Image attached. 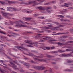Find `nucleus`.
<instances>
[{
    "instance_id": "nucleus-7",
    "label": "nucleus",
    "mask_w": 73,
    "mask_h": 73,
    "mask_svg": "<svg viewBox=\"0 0 73 73\" xmlns=\"http://www.w3.org/2000/svg\"><path fill=\"white\" fill-rule=\"evenodd\" d=\"M38 8L39 9V10H40V11H45V10H46L45 7H42L41 6H40L38 7Z\"/></svg>"
},
{
    "instance_id": "nucleus-28",
    "label": "nucleus",
    "mask_w": 73,
    "mask_h": 73,
    "mask_svg": "<svg viewBox=\"0 0 73 73\" xmlns=\"http://www.w3.org/2000/svg\"><path fill=\"white\" fill-rule=\"evenodd\" d=\"M68 33H69V32H66V33H61V34H68Z\"/></svg>"
},
{
    "instance_id": "nucleus-49",
    "label": "nucleus",
    "mask_w": 73,
    "mask_h": 73,
    "mask_svg": "<svg viewBox=\"0 0 73 73\" xmlns=\"http://www.w3.org/2000/svg\"><path fill=\"white\" fill-rule=\"evenodd\" d=\"M61 24H66L67 25L68 24V23H65L64 22L62 23Z\"/></svg>"
},
{
    "instance_id": "nucleus-36",
    "label": "nucleus",
    "mask_w": 73,
    "mask_h": 73,
    "mask_svg": "<svg viewBox=\"0 0 73 73\" xmlns=\"http://www.w3.org/2000/svg\"><path fill=\"white\" fill-rule=\"evenodd\" d=\"M58 16H60V17L62 18H64V16H62V15H58Z\"/></svg>"
},
{
    "instance_id": "nucleus-45",
    "label": "nucleus",
    "mask_w": 73,
    "mask_h": 73,
    "mask_svg": "<svg viewBox=\"0 0 73 73\" xmlns=\"http://www.w3.org/2000/svg\"><path fill=\"white\" fill-rule=\"evenodd\" d=\"M24 2L22 1V2H20V4H24Z\"/></svg>"
},
{
    "instance_id": "nucleus-48",
    "label": "nucleus",
    "mask_w": 73,
    "mask_h": 73,
    "mask_svg": "<svg viewBox=\"0 0 73 73\" xmlns=\"http://www.w3.org/2000/svg\"><path fill=\"white\" fill-rule=\"evenodd\" d=\"M25 4V5H28L29 4H28V3H24Z\"/></svg>"
},
{
    "instance_id": "nucleus-29",
    "label": "nucleus",
    "mask_w": 73,
    "mask_h": 73,
    "mask_svg": "<svg viewBox=\"0 0 73 73\" xmlns=\"http://www.w3.org/2000/svg\"><path fill=\"white\" fill-rule=\"evenodd\" d=\"M72 62H73V61L68 60V63H72Z\"/></svg>"
},
{
    "instance_id": "nucleus-18",
    "label": "nucleus",
    "mask_w": 73,
    "mask_h": 73,
    "mask_svg": "<svg viewBox=\"0 0 73 73\" xmlns=\"http://www.w3.org/2000/svg\"><path fill=\"white\" fill-rule=\"evenodd\" d=\"M31 62V63H33V64H37V62H35L33 60H31L29 62Z\"/></svg>"
},
{
    "instance_id": "nucleus-13",
    "label": "nucleus",
    "mask_w": 73,
    "mask_h": 73,
    "mask_svg": "<svg viewBox=\"0 0 73 73\" xmlns=\"http://www.w3.org/2000/svg\"><path fill=\"white\" fill-rule=\"evenodd\" d=\"M41 35H41L40 34H38V35H37V37H38V38H42V37H43V36H41Z\"/></svg>"
},
{
    "instance_id": "nucleus-34",
    "label": "nucleus",
    "mask_w": 73,
    "mask_h": 73,
    "mask_svg": "<svg viewBox=\"0 0 73 73\" xmlns=\"http://www.w3.org/2000/svg\"><path fill=\"white\" fill-rule=\"evenodd\" d=\"M12 9H13L14 11H17V9H16L13 8H12Z\"/></svg>"
},
{
    "instance_id": "nucleus-41",
    "label": "nucleus",
    "mask_w": 73,
    "mask_h": 73,
    "mask_svg": "<svg viewBox=\"0 0 73 73\" xmlns=\"http://www.w3.org/2000/svg\"><path fill=\"white\" fill-rule=\"evenodd\" d=\"M37 32H40V33H42L43 32V31H36Z\"/></svg>"
},
{
    "instance_id": "nucleus-44",
    "label": "nucleus",
    "mask_w": 73,
    "mask_h": 73,
    "mask_svg": "<svg viewBox=\"0 0 73 73\" xmlns=\"http://www.w3.org/2000/svg\"><path fill=\"white\" fill-rule=\"evenodd\" d=\"M50 48L51 49H55V47H52Z\"/></svg>"
},
{
    "instance_id": "nucleus-59",
    "label": "nucleus",
    "mask_w": 73,
    "mask_h": 73,
    "mask_svg": "<svg viewBox=\"0 0 73 73\" xmlns=\"http://www.w3.org/2000/svg\"><path fill=\"white\" fill-rule=\"evenodd\" d=\"M8 3L9 4H11V3H12V1H8Z\"/></svg>"
},
{
    "instance_id": "nucleus-62",
    "label": "nucleus",
    "mask_w": 73,
    "mask_h": 73,
    "mask_svg": "<svg viewBox=\"0 0 73 73\" xmlns=\"http://www.w3.org/2000/svg\"><path fill=\"white\" fill-rule=\"evenodd\" d=\"M50 70H49V72L50 73H52V70L51 69H50Z\"/></svg>"
},
{
    "instance_id": "nucleus-38",
    "label": "nucleus",
    "mask_w": 73,
    "mask_h": 73,
    "mask_svg": "<svg viewBox=\"0 0 73 73\" xmlns=\"http://www.w3.org/2000/svg\"><path fill=\"white\" fill-rule=\"evenodd\" d=\"M64 4L66 5H64V6H65V7H69V6L66 5H68V4L66 3H65Z\"/></svg>"
},
{
    "instance_id": "nucleus-40",
    "label": "nucleus",
    "mask_w": 73,
    "mask_h": 73,
    "mask_svg": "<svg viewBox=\"0 0 73 73\" xmlns=\"http://www.w3.org/2000/svg\"><path fill=\"white\" fill-rule=\"evenodd\" d=\"M39 18H40V19H44V17H39Z\"/></svg>"
},
{
    "instance_id": "nucleus-20",
    "label": "nucleus",
    "mask_w": 73,
    "mask_h": 73,
    "mask_svg": "<svg viewBox=\"0 0 73 73\" xmlns=\"http://www.w3.org/2000/svg\"><path fill=\"white\" fill-rule=\"evenodd\" d=\"M17 61H16V62H15V61H13V62L15 63V64H17L18 65H20V64H18V63H17Z\"/></svg>"
},
{
    "instance_id": "nucleus-53",
    "label": "nucleus",
    "mask_w": 73,
    "mask_h": 73,
    "mask_svg": "<svg viewBox=\"0 0 73 73\" xmlns=\"http://www.w3.org/2000/svg\"><path fill=\"white\" fill-rule=\"evenodd\" d=\"M54 53H58V51H54Z\"/></svg>"
},
{
    "instance_id": "nucleus-16",
    "label": "nucleus",
    "mask_w": 73,
    "mask_h": 73,
    "mask_svg": "<svg viewBox=\"0 0 73 73\" xmlns=\"http://www.w3.org/2000/svg\"><path fill=\"white\" fill-rule=\"evenodd\" d=\"M46 10H48V9H52V7H47L46 8Z\"/></svg>"
},
{
    "instance_id": "nucleus-2",
    "label": "nucleus",
    "mask_w": 73,
    "mask_h": 73,
    "mask_svg": "<svg viewBox=\"0 0 73 73\" xmlns=\"http://www.w3.org/2000/svg\"><path fill=\"white\" fill-rule=\"evenodd\" d=\"M10 64L11 65L13 68L16 70H20L19 69L17 68V66L14 63L10 62Z\"/></svg>"
},
{
    "instance_id": "nucleus-43",
    "label": "nucleus",
    "mask_w": 73,
    "mask_h": 73,
    "mask_svg": "<svg viewBox=\"0 0 73 73\" xmlns=\"http://www.w3.org/2000/svg\"><path fill=\"white\" fill-rule=\"evenodd\" d=\"M69 43H73V41H69L68 42Z\"/></svg>"
},
{
    "instance_id": "nucleus-27",
    "label": "nucleus",
    "mask_w": 73,
    "mask_h": 73,
    "mask_svg": "<svg viewBox=\"0 0 73 73\" xmlns=\"http://www.w3.org/2000/svg\"><path fill=\"white\" fill-rule=\"evenodd\" d=\"M7 58L9 59V60H11L12 61V59H11V58L10 57H9V56H7Z\"/></svg>"
},
{
    "instance_id": "nucleus-1",
    "label": "nucleus",
    "mask_w": 73,
    "mask_h": 73,
    "mask_svg": "<svg viewBox=\"0 0 73 73\" xmlns=\"http://www.w3.org/2000/svg\"><path fill=\"white\" fill-rule=\"evenodd\" d=\"M33 68L36 69H39L40 70H44L45 69V67H44L43 66H33Z\"/></svg>"
},
{
    "instance_id": "nucleus-63",
    "label": "nucleus",
    "mask_w": 73,
    "mask_h": 73,
    "mask_svg": "<svg viewBox=\"0 0 73 73\" xmlns=\"http://www.w3.org/2000/svg\"><path fill=\"white\" fill-rule=\"evenodd\" d=\"M50 61H55V60L53 59H51L50 60Z\"/></svg>"
},
{
    "instance_id": "nucleus-56",
    "label": "nucleus",
    "mask_w": 73,
    "mask_h": 73,
    "mask_svg": "<svg viewBox=\"0 0 73 73\" xmlns=\"http://www.w3.org/2000/svg\"><path fill=\"white\" fill-rule=\"evenodd\" d=\"M19 62H21V63H24V62H23V61H21V60H20L19 61Z\"/></svg>"
},
{
    "instance_id": "nucleus-32",
    "label": "nucleus",
    "mask_w": 73,
    "mask_h": 73,
    "mask_svg": "<svg viewBox=\"0 0 73 73\" xmlns=\"http://www.w3.org/2000/svg\"><path fill=\"white\" fill-rule=\"evenodd\" d=\"M47 12H48V13H51V12L50 11H49V10H46Z\"/></svg>"
},
{
    "instance_id": "nucleus-51",
    "label": "nucleus",
    "mask_w": 73,
    "mask_h": 73,
    "mask_svg": "<svg viewBox=\"0 0 73 73\" xmlns=\"http://www.w3.org/2000/svg\"><path fill=\"white\" fill-rule=\"evenodd\" d=\"M47 32H48V33H49L50 32H52V31L50 30H47Z\"/></svg>"
},
{
    "instance_id": "nucleus-42",
    "label": "nucleus",
    "mask_w": 73,
    "mask_h": 73,
    "mask_svg": "<svg viewBox=\"0 0 73 73\" xmlns=\"http://www.w3.org/2000/svg\"><path fill=\"white\" fill-rule=\"evenodd\" d=\"M27 46L28 47H33V46L31 45H27Z\"/></svg>"
},
{
    "instance_id": "nucleus-19",
    "label": "nucleus",
    "mask_w": 73,
    "mask_h": 73,
    "mask_svg": "<svg viewBox=\"0 0 73 73\" xmlns=\"http://www.w3.org/2000/svg\"><path fill=\"white\" fill-rule=\"evenodd\" d=\"M25 19H26V20L27 21H30L31 19H32V18H25Z\"/></svg>"
},
{
    "instance_id": "nucleus-31",
    "label": "nucleus",
    "mask_w": 73,
    "mask_h": 73,
    "mask_svg": "<svg viewBox=\"0 0 73 73\" xmlns=\"http://www.w3.org/2000/svg\"><path fill=\"white\" fill-rule=\"evenodd\" d=\"M43 37H45V38H48V39H50V37L47 36H43Z\"/></svg>"
},
{
    "instance_id": "nucleus-54",
    "label": "nucleus",
    "mask_w": 73,
    "mask_h": 73,
    "mask_svg": "<svg viewBox=\"0 0 73 73\" xmlns=\"http://www.w3.org/2000/svg\"><path fill=\"white\" fill-rule=\"evenodd\" d=\"M60 21H64V19L63 18H62L60 19Z\"/></svg>"
},
{
    "instance_id": "nucleus-22",
    "label": "nucleus",
    "mask_w": 73,
    "mask_h": 73,
    "mask_svg": "<svg viewBox=\"0 0 73 73\" xmlns=\"http://www.w3.org/2000/svg\"><path fill=\"white\" fill-rule=\"evenodd\" d=\"M4 50L3 48H0V53H1V52L3 53V52Z\"/></svg>"
},
{
    "instance_id": "nucleus-60",
    "label": "nucleus",
    "mask_w": 73,
    "mask_h": 73,
    "mask_svg": "<svg viewBox=\"0 0 73 73\" xmlns=\"http://www.w3.org/2000/svg\"><path fill=\"white\" fill-rule=\"evenodd\" d=\"M10 22L11 24H12V25H13V24H14L13 23V22H11V21H10Z\"/></svg>"
},
{
    "instance_id": "nucleus-15",
    "label": "nucleus",
    "mask_w": 73,
    "mask_h": 73,
    "mask_svg": "<svg viewBox=\"0 0 73 73\" xmlns=\"http://www.w3.org/2000/svg\"><path fill=\"white\" fill-rule=\"evenodd\" d=\"M57 44H58V45H65V44H63L61 42H58V43H57Z\"/></svg>"
},
{
    "instance_id": "nucleus-8",
    "label": "nucleus",
    "mask_w": 73,
    "mask_h": 73,
    "mask_svg": "<svg viewBox=\"0 0 73 73\" xmlns=\"http://www.w3.org/2000/svg\"><path fill=\"white\" fill-rule=\"evenodd\" d=\"M18 49H19V48H21V49H22L23 50H25V51H28V50L25 48L24 47H21V46H19V47H17Z\"/></svg>"
},
{
    "instance_id": "nucleus-26",
    "label": "nucleus",
    "mask_w": 73,
    "mask_h": 73,
    "mask_svg": "<svg viewBox=\"0 0 73 73\" xmlns=\"http://www.w3.org/2000/svg\"><path fill=\"white\" fill-rule=\"evenodd\" d=\"M45 49H47V50H49L50 49V48L49 47H46L45 48Z\"/></svg>"
},
{
    "instance_id": "nucleus-50",
    "label": "nucleus",
    "mask_w": 73,
    "mask_h": 73,
    "mask_svg": "<svg viewBox=\"0 0 73 73\" xmlns=\"http://www.w3.org/2000/svg\"><path fill=\"white\" fill-rule=\"evenodd\" d=\"M49 4H50V3H45L44 5H49Z\"/></svg>"
},
{
    "instance_id": "nucleus-55",
    "label": "nucleus",
    "mask_w": 73,
    "mask_h": 73,
    "mask_svg": "<svg viewBox=\"0 0 73 73\" xmlns=\"http://www.w3.org/2000/svg\"><path fill=\"white\" fill-rule=\"evenodd\" d=\"M32 11H27V13H31V12H32Z\"/></svg>"
},
{
    "instance_id": "nucleus-14",
    "label": "nucleus",
    "mask_w": 73,
    "mask_h": 73,
    "mask_svg": "<svg viewBox=\"0 0 73 73\" xmlns=\"http://www.w3.org/2000/svg\"><path fill=\"white\" fill-rule=\"evenodd\" d=\"M58 52H59V53H64V52H65V50L62 51L61 50H58Z\"/></svg>"
},
{
    "instance_id": "nucleus-37",
    "label": "nucleus",
    "mask_w": 73,
    "mask_h": 73,
    "mask_svg": "<svg viewBox=\"0 0 73 73\" xmlns=\"http://www.w3.org/2000/svg\"><path fill=\"white\" fill-rule=\"evenodd\" d=\"M66 71H68V72H72V71H73V70H70V69H68L67 70H66Z\"/></svg>"
},
{
    "instance_id": "nucleus-3",
    "label": "nucleus",
    "mask_w": 73,
    "mask_h": 73,
    "mask_svg": "<svg viewBox=\"0 0 73 73\" xmlns=\"http://www.w3.org/2000/svg\"><path fill=\"white\" fill-rule=\"evenodd\" d=\"M15 26H16L17 27L19 26V27H27V28H29L30 29L32 28L30 26H27L24 25H22V24H20L19 23H18V25H16Z\"/></svg>"
},
{
    "instance_id": "nucleus-35",
    "label": "nucleus",
    "mask_w": 73,
    "mask_h": 73,
    "mask_svg": "<svg viewBox=\"0 0 73 73\" xmlns=\"http://www.w3.org/2000/svg\"><path fill=\"white\" fill-rule=\"evenodd\" d=\"M0 3L1 4H5V2L4 1H0Z\"/></svg>"
},
{
    "instance_id": "nucleus-64",
    "label": "nucleus",
    "mask_w": 73,
    "mask_h": 73,
    "mask_svg": "<svg viewBox=\"0 0 73 73\" xmlns=\"http://www.w3.org/2000/svg\"><path fill=\"white\" fill-rule=\"evenodd\" d=\"M46 29H49V27H45Z\"/></svg>"
},
{
    "instance_id": "nucleus-24",
    "label": "nucleus",
    "mask_w": 73,
    "mask_h": 73,
    "mask_svg": "<svg viewBox=\"0 0 73 73\" xmlns=\"http://www.w3.org/2000/svg\"><path fill=\"white\" fill-rule=\"evenodd\" d=\"M0 33H2L3 34H4L5 35H6L7 34L6 33L3 32L2 31L0 30Z\"/></svg>"
},
{
    "instance_id": "nucleus-10",
    "label": "nucleus",
    "mask_w": 73,
    "mask_h": 73,
    "mask_svg": "<svg viewBox=\"0 0 73 73\" xmlns=\"http://www.w3.org/2000/svg\"><path fill=\"white\" fill-rule=\"evenodd\" d=\"M33 58L35 61H40V62L44 61V60L43 59H39L36 58Z\"/></svg>"
},
{
    "instance_id": "nucleus-25",
    "label": "nucleus",
    "mask_w": 73,
    "mask_h": 73,
    "mask_svg": "<svg viewBox=\"0 0 73 73\" xmlns=\"http://www.w3.org/2000/svg\"><path fill=\"white\" fill-rule=\"evenodd\" d=\"M0 71L1 72V73H4V71L2 70V69H1V68L0 67Z\"/></svg>"
},
{
    "instance_id": "nucleus-47",
    "label": "nucleus",
    "mask_w": 73,
    "mask_h": 73,
    "mask_svg": "<svg viewBox=\"0 0 73 73\" xmlns=\"http://www.w3.org/2000/svg\"><path fill=\"white\" fill-rule=\"evenodd\" d=\"M1 45L2 46H4L5 47H6L7 46H6L5 45L2 44H1Z\"/></svg>"
},
{
    "instance_id": "nucleus-57",
    "label": "nucleus",
    "mask_w": 73,
    "mask_h": 73,
    "mask_svg": "<svg viewBox=\"0 0 73 73\" xmlns=\"http://www.w3.org/2000/svg\"><path fill=\"white\" fill-rule=\"evenodd\" d=\"M63 37L64 38H66V37H68L67 36H63Z\"/></svg>"
},
{
    "instance_id": "nucleus-39",
    "label": "nucleus",
    "mask_w": 73,
    "mask_h": 73,
    "mask_svg": "<svg viewBox=\"0 0 73 73\" xmlns=\"http://www.w3.org/2000/svg\"><path fill=\"white\" fill-rule=\"evenodd\" d=\"M64 21H68V22H70V20L67 19H66V20H64Z\"/></svg>"
},
{
    "instance_id": "nucleus-33",
    "label": "nucleus",
    "mask_w": 73,
    "mask_h": 73,
    "mask_svg": "<svg viewBox=\"0 0 73 73\" xmlns=\"http://www.w3.org/2000/svg\"><path fill=\"white\" fill-rule=\"evenodd\" d=\"M22 11L23 12H27V11L26 9H23L22 10Z\"/></svg>"
},
{
    "instance_id": "nucleus-61",
    "label": "nucleus",
    "mask_w": 73,
    "mask_h": 73,
    "mask_svg": "<svg viewBox=\"0 0 73 73\" xmlns=\"http://www.w3.org/2000/svg\"><path fill=\"white\" fill-rule=\"evenodd\" d=\"M14 31H17V32H18V31H19V30H17V29H15V30H14Z\"/></svg>"
},
{
    "instance_id": "nucleus-6",
    "label": "nucleus",
    "mask_w": 73,
    "mask_h": 73,
    "mask_svg": "<svg viewBox=\"0 0 73 73\" xmlns=\"http://www.w3.org/2000/svg\"><path fill=\"white\" fill-rule=\"evenodd\" d=\"M25 42L28 44H29V45H33L34 44H38V43L35 42V43H33L31 42V41H30L29 40H25Z\"/></svg>"
},
{
    "instance_id": "nucleus-5",
    "label": "nucleus",
    "mask_w": 73,
    "mask_h": 73,
    "mask_svg": "<svg viewBox=\"0 0 73 73\" xmlns=\"http://www.w3.org/2000/svg\"><path fill=\"white\" fill-rule=\"evenodd\" d=\"M29 56H32L33 57H36L37 58H42V57L43 56L42 54H41V56H42V57L38 56L35 55L34 54H33L32 53H30L29 54Z\"/></svg>"
},
{
    "instance_id": "nucleus-11",
    "label": "nucleus",
    "mask_w": 73,
    "mask_h": 73,
    "mask_svg": "<svg viewBox=\"0 0 73 73\" xmlns=\"http://www.w3.org/2000/svg\"><path fill=\"white\" fill-rule=\"evenodd\" d=\"M64 27V26L62 25H59L58 27H55L54 28L52 29V30L53 31H54L56 29V28H60V27Z\"/></svg>"
},
{
    "instance_id": "nucleus-52",
    "label": "nucleus",
    "mask_w": 73,
    "mask_h": 73,
    "mask_svg": "<svg viewBox=\"0 0 73 73\" xmlns=\"http://www.w3.org/2000/svg\"><path fill=\"white\" fill-rule=\"evenodd\" d=\"M66 51H70V50L69 49H66L65 50Z\"/></svg>"
},
{
    "instance_id": "nucleus-9",
    "label": "nucleus",
    "mask_w": 73,
    "mask_h": 73,
    "mask_svg": "<svg viewBox=\"0 0 73 73\" xmlns=\"http://www.w3.org/2000/svg\"><path fill=\"white\" fill-rule=\"evenodd\" d=\"M61 56V57H70V56H72V55L70 54H68L67 55L62 54Z\"/></svg>"
},
{
    "instance_id": "nucleus-4",
    "label": "nucleus",
    "mask_w": 73,
    "mask_h": 73,
    "mask_svg": "<svg viewBox=\"0 0 73 73\" xmlns=\"http://www.w3.org/2000/svg\"><path fill=\"white\" fill-rule=\"evenodd\" d=\"M1 13H2V16L4 17H6V18H7V19H10L11 18L9 17H8V14L3 11L1 12Z\"/></svg>"
},
{
    "instance_id": "nucleus-30",
    "label": "nucleus",
    "mask_w": 73,
    "mask_h": 73,
    "mask_svg": "<svg viewBox=\"0 0 73 73\" xmlns=\"http://www.w3.org/2000/svg\"><path fill=\"white\" fill-rule=\"evenodd\" d=\"M50 41H57V40L55 39H52L49 40Z\"/></svg>"
},
{
    "instance_id": "nucleus-58",
    "label": "nucleus",
    "mask_w": 73,
    "mask_h": 73,
    "mask_svg": "<svg viewBox=\"0 0 73 73\" xmlns=\"http://www.w3.org/2000/svg\"><path fill=\"white\" fill-rule=\"evenodd\" d=\"M5 24H6V25H9V23H8V22H6Z\"/></svg>"
},
{
    "instance_id": "nucleus-17",
    "label": "nucleus",
    "mask_w": 73,
    "mask_h": 73,
    "mask_svg": "<svg viewBox=\"0 0 73 73\" xmlns=\"http://www.w3.org/2000/svg\"><path fill=\"white\" fill-rule=\"evenodd\" d=\"M36 3V1H31V2H28V4L29 5V4H32V3Z\"/></svg>"
},
{
    "instance_id": "nucleus-12",
    "label": "nucleus",
    "mask_w": 73,
    "mask_h": 73,
    "mask_svg": "<svg viewBox=\"0 0 73 73\" xmlns=\"http://www.w3.org/2000/svg\"><path fill=\"white\" fill-rule=\"evenodd\" d=\"M45 55L47 57H48V58H51V57H54V56L47 54H45Z\"/></svg>"
},
{
    "instance_id": "nucleus-23",
    "label": "nucleus",
    "mask_w": 73,
    "mask_h": 73,
    "mask_svg": "<svg viewBox=\"0 0 73 73\" xmlns=\"http://www.w3.org/2000/svg\"><path fill=\"white\" fill-rule=\"evenodd\" d=\"M7 36H8V37H11V36H13L14 37V35H7Z\"/></svg>"
},
{
    "instance_id": "nucleus-21",
    "label": "nucleus",
    "mask_w": 73,
    "mask_h": 73,
    "mask_svg": "<svg viewBox=\"0 0 73 73\" xmlns=\"http://www.w3.org/2000/svg\"><path fill=\"white\" fill-rule=\"evenodd\" d=\"M7 10H9V9H12V7H7Z\"/></svg>"
},
{
    "instance_id": "nucleus-46",
    "label": "nucleus",
    "mask_w": 73,
    "mask_h": 73,
    "mask_svg": "<svg viewBox=\"0 0 73 73\" xmlns=\"http://www.w3.org/2000/svg\"><path fill=\"white\" fill-rule=\"evenodd\" d=\"M38 1H40V2H44V1H41V0H37Z\"/></svg>"
}]
</instances>
